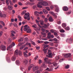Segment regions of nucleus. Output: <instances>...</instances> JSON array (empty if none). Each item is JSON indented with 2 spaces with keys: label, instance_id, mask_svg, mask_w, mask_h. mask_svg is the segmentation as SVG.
Masks as SVG:
<instances>
[{
  "label": "nucleus",
  "instance_id": "nucleus-1",
  "mask_svg": "<svg viewBox=\"0 0 73 73\" xmlns=\"http://www.w3.org/2000/svg\"><path fill=\"white\" fill-rule=\"evenodd\" d=\"M38 1H40L39 2V4H40V5L43 6H47L48 5V3L45 1H43V0H37Z\"/></svg>",
  "mask_w": 73,
  "mask_h": 73
},
{
  "label": "nucleus",
  "instance_id": "nucleus-2",
  "mask_svg": "<svg viewBox=\"0 0 73 73\" xmlns=\"http://www.w3.org/2000/svg\"><path fill=\"white\" fill-rule=\"evenodd\" d=\"M18 54H19V56H22V53L21 52V51H19L18 50H17L15 51L14 55L17 57V55H18Z\"/></svg>",
  "mask_w": 73,
  "mask_h": 73
},
{
  "label": "nucleus",
  "instance_id": "nucleus-3",
  "mask_svg": "<svg viewBox=\"0 0 73 73\" xmlns=\"http://www.w3.org/2000/svg\"><path fill=\"white\" fill-rule=\"evenodd\" d=\"M24 16L25 19H27L28 21L30 20V17H29V13H25Z\"/></svg>",
  "mask_w": 73,
  "mask_h": 73
},
{
  "label": "nucleus",
  "instance_id": "nucleus-4",
  "mask_svg": "<svg viewBox=\"0 0 73 73\" xmlns=\"http://www.w3.org/2000/svg\"><path fill=\"white\" fill-rule=\"evenodd\" d=\"M48 55H46V57H48L49 58H52V52L50 50H48Z\"/></svg>",
  "mask_w": 73,
  "mask_h": 73
},
{
  "label": "nucleus",
  "instance_id": "nucleus-5",
  "mask_svg": "<svg viewBox=\"0 0 73 73\" xmlns=\"http://www.w3.org/2000/svg\"><path fill=\"white\" fill-rule=\"evenodd\" d=\"M0 48L2 50L4 51L6 50V47L4 45H1L0 46Z\"/></svg>",
  "mask_w": 73,
  "mask_h": 73
},
{
  "label": "nucleus",
  "instance_id": "nucleus-6",
  "mask_svg": "<svg viewBox=\"0 0 73 73\" xmlns=\"http://www.w3.org/2000/svg\"><path fill=\"white\" fill-rule=\"evenodd\" d=\"M54 7L55 8V11L56 12H58L59 11H60L59 8H58V6L56 5H54Z\"/></svg>",
  "mask_w": 73,
  "mask_h": 73
},
{
  "label": "nucleus",
  "instance_id": "nucleus-7",
  "mask_svg": "<svg viewBox=\"0 0 73 73\" xmlns=\"http://www.w3.org/2000/svg\"><path fill=\"white\" fill-rule=\"evenodd\" d=\"M15 45V43L14 42H13L12 44L11 45H10L7 48V49H10L11 48H12L13 46H14Z\"/></svg>",
  "mask_w": 73,
  "mask_h": 73
},
{
  "label": "nucleus",
  "instance_id": "nucleus-8",
  "mask_svg": "<svg viewBox=\"0 0 73 73\" xmlns=\"http://www.w3.org/2000/svg\"><path fill=\"white\" fill-rule=\"evenodd\" d=\"M25 28L24 29V30L25 31H27V30L28 29H30V28L29 26H28V25H26L24 26Z\"/></svg>",
  "mask_w": 73,
  "mask_h": 73
},
{
  "label": "nucleus",
  "instance_id": "nucleus-9",
  "mask_svg": "<svg viewBox=\"0 0 73 73\" xmlns=\"http://www.w3.org/2000/svg\"><path fill=\"white\" fill-rule=\"evenodd\" d=\"M49 13L51 14V15H53L54 17H55V18H57V16L54 13V12L53 11H50L49 12Z\"/></svg>",
  "mask_w": 73,
  "mask_h": 73
},
{
  "label": "nucleus",
  "instance_id": "nucleus-10",
  "mask_svg": "<svg viewBox=\"0 0 73 73\" xmlns=\"http://www.w3.org/2000/svg\"><path fill=\"white\" fill-rule=\"evenodd\" d=\"M62 9L64 11H68V9L67 7L64 6L63 7Z\"/></svg>",
  "mask_w": 73,
  "mask_h": 73
},
{
  "label": "nucleus",
  "instance_id": "nucleus-11",
  "mask_svg": "<svg viewBox=\"0 0 73 73\" xmlns=\"http://www.w3.org/2000/svg\"><path fill=\"white\" fill-rule=\"evenodd\" d=\"M38 69V67L37 66L34 67L33 68V72H35L36 70H37V69Z\"/></svg>",
  "mask_w": 73,
  "mask_h": 73
},
{
  "label": "nucleus",
  "instance_id": "nucleus-12",
  "mask_svg": "<svg viewBox=\"0 0 73 73\" xmlns=\"http://www.w3.org/2000/svg\"><path fill=\"white\" fill-rule=\"evenodd\" d=\"M16 57H17V56H15V55H14L11 58V60H12L13 61H15V60H16Z\"/></svg>",
  "mask_w": 73,
  "mask_h": 73
},
{
  "label": "nucleus",
  "instance_id": "nucleus-13",
  "mask_svg": "<svg viewBox=\"0 0 73 73\" xmlns=\"http://www.w3.org/2000/svg\"><path fill=\"white\" fill-rule=\"evenodd\" d=\"M44 60L46 63V62H47V61H51V60H48V58H45L44 59Z\"/></svg>",
  "mask_w": 73,
  "mask_h": 73
},
{
  "label": "nucleus",
  "instance_id": "nucleus-14",
  "mask_svg": "<svg viewBox=\"0 0 73 73\" xmlns=\"http://www.w3.org/2000/svg\"><path fill=\"white\" fill-rule=\"evenodd\" d=\"M8 8L9 10H12L13 9V7L12 6H9V5H8Z\"/></svg>",
  "mask_w": 73,
  "mask_h": 73
},
{
  "label": "nucleus",
  "instance_id": "nucleus-15",
  "mask_svg": "<svg viewBox=\"0 0 73 73\" xmlns=\"http://www.w3.org/2000/svg\"><path fill=\"white\" fill-rule=\"evenodd\" d=\"M27 5H33L35 4V3H31L30 2H27Z\"/></svg>",
  "mask_w": 73,
  "mask_h": 73
},
{
  "label": "nucleus",
  "instance_id": "nucleus-16",
  "mask_svg": "<svg viewBox=\"0 0 73 73\" xmlns=\"http://www.w3.org/2000/svg\"><path fill=\"white\" fill-rule=\"evenodd\" d=\"M50 35H51V33L50 32H49L48 34V36H47V38H48V39H50Z\"/></svg>",
  "mask_w": 73,
  "mask_h": 73
},
{
  "label": "nucleus",
  "instance_id": "nucleus-17",
  "mask_svg": "<svg viewBox=\"0 0 73 73\" xmlns=\"http://www.w3.org/2000/svg\"><path fill=\"white\" fill-rule=\"evenodd\" d=\"M62 26L63 28H65L66 27V24L65 23H63L62 24Z\"/></svg>",
  "mask_w": 73,
  "mask_h": 73
},
{
  "label": "nucleus",
  "instance_id": "nucleus-18",
  "mask_svg": "<svg viewBox=\"0 0 73 73\" xmlns=\"http://www.w3.org/2000/svg\"><path fill=\"white\" fill-rule=\"evenodd\" d=\"M33 66V64H31L30 65V66H29L28 67V70H31V68H32Z\"/></svg>",
  "mask_w": 73,
  "mask_h": 73
},
{
  "label": "nucleus",
  "instance_id": "nucleus-19",
  "mask_svg": "<svg viewBox=\"0 0 73 73\" xmlns=\"http://www.w3.org/2000/svg\"><path fill=\"white\" fill-rule=\"evenodd\" d=\"M48 20L49 21H53V19L52 18V17H50L48 19Z\"/></svg>",
  "mask_w": 73,
  "mask_h": 73
},
{
  "label": "nucleus",
  "instance_id": "nucleus-20",
  "mask_svg": "<svg viewBox=\"0 0 73 73\" xmlns=\"http://www.w3.org/2000/svg\"><path fill=\"white\" fill-rule=\"evenodd\" d=\"M7 42L8 43H11L12 42V40H11V38H9V39L7 40Z\"/></svg>",
  "mask_w": 73,
  "mask_h": 73
},
{
  "label": "nucleus",
  "instance_id": "nucleus-21",
  "mask_svg": "<svg viewBox=\"0 0 73 73\" xmlns=\"http://www.w3.org/2000/svg\"><path fill=\"white\" fill-rule=\"evenodd\" d=\"M36 23H37V24L38 25L39 27L40 28H41V26L40 25V24H39V22L38 21L37 19H36Z\"/></svg>",
  "mask_w": 73,
  "mask_h": 73
},
{
  "label": "nucleus",
  "instance_id": "nucleus-22",
  "mask_svg": "<svg viewBox=\"0 0 73 73\" xmlns=\"http://www.w3.org/2000/svg\"><path fill=\"white\" fill-rule=\"evenodd\" d=\"M23 53H24V55L25 57H28V56H29L28 55L26 54V53H25V52H24Z\"/></svg>",
  "mask_w": 73,
  "mask_h": 73
},
{
  "label": "nucleus",
  "instance_id": "nucleus-23",
  "mask_svg": "<svg viewBox=\"0 0 73 73\" xmlns=\"http://www.w3.org/2000/svg\"><path fill=\"white\" fill-rule=\"evenodd\" d=\"M43 12L45 14L48 13V11H47V10H45V9H44L43 10Z\"/></svg>",
  "mask_w": 73,
  "mask_h": 73
},
{
  "label": "nucleus",
  "instance_id": "nucleus-24",
  "mask_svg": "<svg viewBox=\"0 0 73 73\" xmlns=\"http://www.w3.org/2000/svg\"><path fill=\"white\" fill-rule=\"evenodd\" d=\"M23 41V39L22 38H21L19 39L18 40V42H21V41Z\"/></svg>",
  "mask_w": 73,
  "mask_h": 73
},
{
  "label": "nucleus",
  "instance_id": "nucleus-25",
  "mask_svg": "<svg viewBox=\"0 0 73 73\" xmlns=\"http://www.w3.org/2000/svg\"><path fill=\"white\" fill-rule=\"evenodd\" d=\"M44 26H43L42 27L43 28H48V25L46 24H44Z\"/></svg>",
  "mask_w": 73,
  "mask_h": 73
},
{
  "label": "nucleus",
  "instance_id": "nucleus-26",
  "mask_svg": "<svg viewBox=\"0 0 73 73\" xmlns=\"http://www.w3.org/2000/svg\"><path fill=\"white\" fill-rule=\"evenodd\" d=\"M48 49V48H47L46 49H43V50L44 51V53H46L47 52V50Z\"/></svg>",
  "mask_w": 73,
  "mask_h": 73
},
{
  "label": "nucleus",
  "instance_id": "nucleus-27",
  "mask_svg": "<svg viewBox=\"0 0 73 73\" xmlns=\"http://www.w3.org/2000/svg\"><path fill=\"white\" fill-rule=\"evenodd\" d=\"M40 3H39V2L38 3V4L37 5V7L38 8H42L41 5H40Z\"/></svg>",
  "mask_w": 73,
  "mask_h": 73
},
{
  "label": "nucleus",
  "instance_id": "nucleus-28",
  "mask_svg": "<svg viewBox=\"0 0 73 73\" xmlns=\"http://www.w3.org/2000/svg\"><path fill=\"white\" fill-rule=\"evenodd\" d=\"M26 45H29V47H31V43H27L26 44Z\"/></svg>",
  "mask_w": 73,
  "mask_h": 73
},
{
  "label": "nucleus",
  "instance_id": "nucleus-29",
  "mask_svg": "<svg viewBox=\"0 0 73 73\" xmlns=\"http://www.w3.org/2000/svg\"><path fill=\"white\" fill-rule=\"evenodd\" d=\"M65 67L66 69H69V65L67 64L65 66Z\"/></svg>",
  "mask_w": 73,
  "mask_h": 73
},
{
  "label": "nucleus",
  "instance_id": "nucleus-30",
  "mask_svg": "<svg viewBox=\"0 0 73 73\" xmlns=\"http://www.w3.org/2000/svg\"><path fill=\"white\" fill-rule=\"evenodd\" d=\"M15 63L17 65H19V64H20V62H19V60H17Z\"/></svg>",
  "mask_w": 73,
  "mask_h": 73
},
{
  "label": "nucleus",
  "instance_id": "nucleus-31",
  "mask_svg": "<svg viewBox=\"0 0 73 73\" xmlns=\"http://www.w3.org/2000/svg\"><path fill=\"white\" fill-rule=\"evenodd\" d=\"M55 58L56 60H59V59L60 58V56H57Z\"/></svg>",
  "mask_w": 73,
  "mask_h": 73
},
{
  "label": "nucleus",
  "instance_id": "nucleus-32",
  "mask_svg": "<svg viewBox=\"0 0 73 73\" xmlns=\"http://www.w3.org/2000/svg\"><path fill=\"white\" fill-rule=\"evenodd\" d=\"M31 32V29H27V33H29Z\"/></svg>",
  "mask_w": 73,
  "mask_h": 73
},
{
  "label": "nucleus",
  "instance_id": "nucleus-33",
  "mask_svg": "<svg viewBox=\"0 0 73 73\" xmlns=\"http://www.w3.org/2000/svg\"><path fill=\"white\" fill-rule=\"evenodd\" d=\"M49 47V45H45L43 47L44 49H45L46 48H48Z\"/></svg>",
  "mask_w": 73,
  "mask_h": 73
},
{
  "label": "nucleus",
  "instance_id": "nucleus-34",
  "mask_svg": "<svg viewBox=\"0 0 73 73\" xmlns=\"http://www.w3.org/2000/svg\"><path fill=\"white\" fill-rule=\"evenodd\" d=\"M45 66H46V65H45V63H43L42 65V67L45 68Z\"/></svg>",
  "mask_w": 73,
  "mask_h": 73
},
{
  "label": "nucleus",
  "instance_id": "nucleus-35",
  "mask_svg": "<svg viewBox=\"0 0 73 73\" xmlns=\"http://www.w3.org/2000/svg\"><path fill=\"white\" fill-rule=\"evenodd\" d=\"M27 11H24L21 13V14L22 15H24L25 13H26Z\"/></svg>",
  "mask_w": 73,
  "mask_h": 73
},
{
  "label": "nucleus",
  "instance_id": "nucleus-36",
  "mask_svg": "<svg viewBox=\"0 0 73 73\" xmlns=\"http://www.w3.org/2000/svg\"><path fill=\"white\" fill-rule=\"evenodd\" d=\"M46 9L48 11H50V8L48 7H46Z\"/></svg>",
  "mask_w": 73,
  "mask_h": 73
},
{
  "label": "nucleus",
  "instance_id": "nucleus-37",
  "mask_svg": "<svg viewBox=\"0 0 73 73\" xmlns=\"http://www.w3.org/2000/svg\"><path fill=\"white\" fill-rule=\"evenodd\" d=\"M0 23L2 24L3 25H4V26H5V23H4L3 21H1L0 22Z\"/></svg>",
  "mask_w": 73,
  "mask_h": 73
},
{
  "label": "nucleus",
  "instance_id": "nucleus-38",
  "mask_svg": "<svg viewBox=\"0 0 73 73\" xmlns=\"http://www.w3.org/2000/svg\"><path fill=\"white\" fill-rule=\"evenodd\" d=\"M60 32L61 33H64V32H65V30L63 29H61L60 30Z\"/></svg>",
  "mask_w": 73,
  "mask_h": 73
},
{
  "label": "nucleus",
  "instance_id": "nucleus-39",
  "mask_svg": "<svg viewBox=\"0 0 73 73\" xmlns=\"http://www.w3.org/2000/svg\"><path fill=\"white\" fill-rule=\"evenodd\" d=\"M56 31L52 29L50 30V32H51L52 33H54V32H56Z\"/></svg>",
  "mask_w": 73,
  "mask_h": 73
},
{
  "label": "nucleus",
  "instance_id": "nucleus-40",
  "mask_svg": "<svg viewBox=\"0 0 73 73\" xmlns=\"http://www.w3.org/2000/svg\"><path fill=\"white\" fill-rule=\"evenodd\" d=\"M57 65H58V64L56 63H54L53 64V65H54V66H57Z\"/></svg>",
  "mask_w": 73,
  "mask_h": 73
},
{
  "label": "nucleus",
  "instance_id": "nucleus-41",
  "mask_svg": "<svg viewBox=\"0 0 73 73\" xmlns=\"http://www.w3.org/2000/svg\"><path fill=\"white\" fill-rule=\"evenodd\" d=\"M9 2L11 5H13V3L11 1H9Z\"/></svg>",
  "mask_w": 73,
  "mask_h": 73
},
{
  "label": "nucleus",
  "instance_id": "nucleus-42",
  "mask_svg": "<svg viewBox=\"0 0 73 73\" xmlns=\"http://www.w3.org/2000/svg\"><path fill=\"white\" fill-rule=\"evenodd\" d=\"M6 3L7 5H8L9 4V0H6Z\"/></svg>",
  "mask_w": 73,
  "mask_h": 73
},
{
  "label": "nucleus",
  "instance_id": "nucleus-43",
  "mask_svg": "<svg viewBox=\"0 0 73 73\" xmlns=\"http://www.w3.org/2000/svg\"><path fill=\"white\" fill-rule=\"evenodd\" d=\"M27 8H28V7H23L22 8V9L24 10V9H27Z\"/></svg>",
  "mask_w": 73,
  "mask_h": 73
},
{
  "label": "nucleus",
  "instance_id": "nucleus-44",
  "mask_svg": "<svg viewBox=\"0 0 73 73\" xmlns=\"http://www.w3.org/2000/svg\"><path fill=\"white\" fill-rule=\"evenodd\" d=\"M48 18H46L44 19V22H45V23H46V22L48 21Z\"/></svg>",
  "mask_w": 73,
  "mask_h": 73
},
{
  "label": "nucleus",
  "instance_id": "nucleus-45",
  "mask_svg": "<svg viewBox=\"0 0 73 73\" xmlns=\"http://www.w3.org/2000/svg\"><path fill=\"white\" fill-rule=\"evenodd\" d=\"M33 27V28H36V27H37V25H36L35 24L33 25L32 26Z\"/></svg>",
  "mask_w": 73,
  "mask_h": 73
},
{
  "label": "nucleus",
  "instance_id": "nucleus-46",
  "mask_svg": "<svg viewBox=\"0 0 73 73\" xmlns=\"http://www.w3.org/2000/svg\"><path fill=\"white\" fill-rule=\"evenodd\" d=\"M3 31H1L0 32V37H1L2 35H3Z\"/></svg>",
  "mask_w": 73,
  "mask_h": 73
},
{
  "label": "nucleus",
  "instance_id": "nucleus-47",
  "mask_svg": "<svg viewBox=\"0 0 73 73\" xmlns=\"http://www.w3.org/2000/svg\"><path fill=\"white\" fill-rule=\"evenodd\" d=\"M41 30H42V31L43 32H45V29H44L42 28L41 29Z\"/></svg>",
  "mask_w": 73,
  "mask_h": 73
},
{
  "label": "nucleus",
  "instance_id": "nucleus-48",
  "mask_svg": "<svg viewBox=\"0 0 73 73\" xmlns=\"http://www.w3.org/2000/svg\"><path fill=\"white\" fill-rule=\"evenodd\" d=\"M67 54L68 56V57H70L71 56V54L70 53Z\"/></svg>",
  "mask_w": 73,
  "mask_h": 73
},
{
  "label": "nucleus",
  "instance_id": "nucleus-49",
  "mask_svg": "<svg viewBox=\"0 0 73 73\" xmlns=\"http://www.w3.org/2000/svg\"><path fill=\"white\" fill-rule=\"evenodd\" d=\"M64 60V59L63 58H62V59H60L59 61V62H62V61Z\"/></svg>",
  "mask_w": 73,
  "mask_h": 73
},
{
  "label": "nucleus",
  "instance_id": "nucleus-50",
  "mask_svg": "<svg viewBox=\"0 0 73 73\" xmlns=\"http://www.w3.org/2000/svg\"><path fill=\"white\" fill-rule=\"evenodd\" d=\"M65 29L66 31L69 30V27H67Z\"/></svg>",
  "mask_w": 73,
  "mask_h": 73
},
{
  "label": "nucleus",
  "instance_id": "nucleus-51",
  "mask_svg": "<svg viewBox=\"0 0 73 73\" xmlns=\"http://www.w3.org/2000/svg\"><path fill=\"white\" fill-rule=\"evenodd\" d=\"M46 63V64H49L50 65L51 64V62L48 61H47Z\"/></svg>",
  "mask_w": 73,
  "mask_h": 73
},
{
  "label": "nucleus",
  "instance_id": "nucleus-52",
  "mask_svg": "<svg viewBox=\"0 0 73 73\" xmlns=\"http://www.w3.org/2000/svg\"><path fill=\"white\" fill-rule=\"evenodd\" d=\"M24 62L25 64H27V63L28 62V60H25L24 61Z\"/></svg>",
  "mask_w": 73,
  "mask_h": 73
},
{
  "label": "nucleus",
  "instance_id": "nucleus-53",
  "mask_svg": "<svg viewBox=\"0 0 73 73\" xmlns=\"http://www.w3.org/2000/svg\"><path fill=\"white\" fill-rule=\"evenodd\" d=\"M11 33L13 34H15V32L13 31H11Z\"/></svg>",
  "mask_w": 73,
  "mask_h": 73
},
{
  "label": "nucleus",
  "instance_id": "nucleus-54",
  "mask_svg": "<svg viewBox=\"0 0 73 73\" xmlns=\"http://www.w3.org/2000/svg\"><path fill=\"white\" fill-rule=\"evenodd\" d=\"M37 42L38 43H42V42H43V41H40L38 40V41Z\"/></svg>",
  "mask_w": 73,
  "mask_h": 73
},
{
  "label": "nucleus",
  "instance_id": "nucleus-55",
  "mask_svg": "<svg viewBox=\"0 0 73 73\" xmlns=\"http://www.w3.org/2000/svg\"><path fill=\"white\" fill-rule=\"evenodd\" d=\"M64 57H65V58H68V56L67 54L64 55Z\"/></svg>",
  "mask_w": 73,
  "mask_h": 73
},
{
  "label": "nucleus",
  "instance_id": "nucleus-56",
  "mask_svg": "<svg viewBox=\"0 0 73 73\" xmlns=\"http://www.w3.org/2000/svg\"><path fill=\"white\" fill-rule=\"evenodd\" d=\"M49 42L45 41L44 42V43L45 44H49Z\"/></svg>",
  "mask_w": 73,
  "mask_h": 73
},
{
  "label": "nucleus",
  "instance_id": "nucleus-57",
  "mask_svg": "<svg viewBox=\"0 0 73 73\" xmlns=\"http://www.w3.org/2000/svg\"><path fill=\"white\" fill-rule=\"evenodd\" d=\"M12 1L14 3H16L17 2V1L15 0H13Z\"/></svg>",
  "mask_w": 73,
  "mask_h": 73
},
{
  "label": "nucleus",
  "instance_id": "nucleus-58",
  "mask_svg": "<svg viewBox=\"0 0 73 73\" xmlns=\"http://www.w3.org/2000/svg\"><path fill=\"white\" fill-rule=\"evenodd\" d=\"M3 14L1 13V12L0 11V17H3Z\"/></svg>",
  "mask_w": 73,
  "mask_h": 73
},
{
  "label": "nucleus",
  "instance_id": "nucleus-59",
  "mask_svg": "<svg viewBox=\"0 0 73 73\" xmlns=\"http://www.w3.org/2000/svg\"><path fill=\"white\" fill-rule=\"evenodd\" d=\"M72 12L71 11H70L69 12H68L67 13V15H69L70 14V13H71Z\"/></svg>",
  "mask_w": 73,
  "mask_h": 73
},
{
  "label": "nucleus",
  "instance_id": "nucleus-60",
  "mask_svg": "<svg viewBox=\"0 0 73 73\" xmlns=\"http://www.w3.org/2000/svg\"><path fill=\"white\" fill-rule=\"evenodd\" d=\"M53 41H57V40L56 38H54L53 39Z\"/></svg>",
  "mask_w": 73,
  "mask_h": 73
},
{
  "label": "nucleus",
  "instance_id": "nucleus-61",
  "mask_svg": "<svg viewBox=\"0 0 73 73\" xmlns=\"http://www.w3.org/2000/svg\"><path fill=\"white\" fill-rule=\"evenodd\" d=\"M40 23L41 25H44V21H42V22H40Z\"/></svg>",
  "mask_w": 73,
  "mask_h": 73
},
{
  "label": "nucleus",
  "instance_id": "nucleus-62",
  "mask_svg": "<svg viewBox=\"0 0 73 73\" xmlns=\"http://www.w3.org/2000/svg\"><path fill=\"white\" fill-rule=\"evenodd\" d=\"M50 37L51 38H53L54 37V35H50Z\"/></svg>",
  "mask_w": 73,
  "mask_h": 73
},
{
  "label": "nucleus",
  "instance_id": "nucleus-63",
  "mask_svg": "<svg viewBox=\"0 0 73 73\" xmlns=\"http://www.w3.org/2000/svg\"><path fill=\"white\" fill-rule=\"evenodd\" d=\"M14 25L15 27H17V24H16V23H14Z\"/></svg>",
  "mask_w": 73,
  "mask_h": 73
},
{
  "label": "nucleus",
  "instance_id": "nucleus-64",
  "mask_svg": "<svg viewBox=\"0 0 73 73\" xmlns=\"http://www.w3.org/2000/svg\"><path fill=\"white\" fill-rule=\"evenodd\" d=\"M35 73H40V71L38 70H37L35 72Z\"/></svg>",
  "mask_w": 73,
  "mask_h": 73
}]
</instances>
